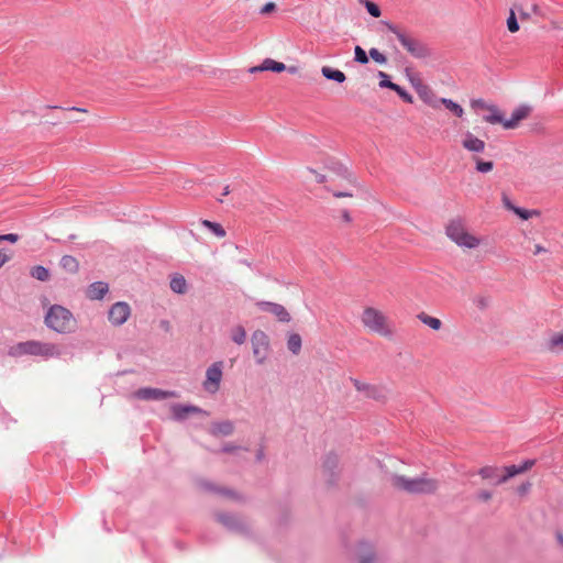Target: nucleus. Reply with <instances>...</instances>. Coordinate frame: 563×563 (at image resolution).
<instances>
[{
    "label": "nucleus",
    "mask_w": 563,
    "mask_h": 563,
    "mask_svg": "<svg viewBox=\"0 0 563 563\" xmlns=\"http://www.w3.org/2000/svg\"><path fill=\"white\" fill-rule=\"evenodd\" d=\"M383 24L387 27L389 32L396 35L397 40L401 44V46L410 54L412 57L418 59L428 58L432 55L431 48L422 42L421 40L415 37L412 33L406 29L398 26L388 21H383Z\"/></svg>",
    "instance_id": "f257e3e1"
},
{
    "label": "nucleus",
    "mask_w": 563,
    "mask_h": 563,
    "mask_svg": "<svg viewBox=\"0 0 563 563\" xmlns=\"http://www.w3.org/2000/svg\"><path fill=\"white\" fill-rule=\"evenodd\" d=\"M394 488L412 495H431L439 488V482L426 476L409 478L405 475L394 474L390 478Z\"/></svg>",
    "instance_id": "f03ea898"
},
{
    "label": "nucleus",
    "mask_w": 563,
    "mask_h": 563,
    "mask_svg": "<svg viewBox=\"0 0 563 563\" xmlns=\"http://www.w3.org/2000/svg\"><path fill=\"white\" fill-rule=\"evenodd\" d=\"M8 354L13 357H21L23 355L43 356L45 358L55 357L60 355L57 345L53 343H44L35 340L19 342L10 346Z\"/></svg>",
    "instance_id": "7ed1b4c3"
},
{
    "label": "nucleus",
    "mask_w": 563,
    "mask_h": 563,
    "mask_svg": "<svg viewBox=\"0 0 563 563\" xmlns=\"http://www.w3.org/2000/svg\"><path fill=\"white\" fill-rule=\"evenodd\" d=\"M45 324L57 333H70L75 329L73 313L60 305H53L45 314Z\"/></svg>",
    "instance_id": "20e7f679"
},
{
    "label": "nucleus",
    "mask_w": 563,
    "mask_h": 563,
    "mask_svg": "<svg viewBox=\"0 0 563 563\" xmlns=\"http://www.w3.org/2000/svg\"><path fill=\"white\" fill-rule=\"evenodd\" d=\"M214 517L228 531L252 538V529L241 516L231 512H217Z\"/></svg>",
    "instance_id": "39448f33"
},
{
    "label": "nucleus",
    "mask_w": 563,
    "mask_h": 563,
    "mask_svg": "<svg viewBox=\"0 0 563 563\" xmlns=\"http://www.w3.org/2000/svg\"><path fill=\"white\" fill-rule=\"evenodd\" d=\"M446 235L455 242L459 246L467 249H475L479 245L481 241L476 236L465 231L461 220H453L446 225Z\"/></svg>",
    "instance_id": "423d86ee"
},
{
    "label": "nucleus",
    "mask_w": 563,
    "mask_h": 563,
    "mask_svg": "<svg viewBox=\"0 0 563 563\" xmlns=\"http://www.w3.org/2000/svg\"><path fill=\"white\" fill-rule=\"evenodd\" d=\"M362 321L365 327H367L369 330L376 333H379L380 335H391V331L386 325L385 316L375 308H365L362 316Z\"/></svg>",
    "instance_id": "0eeeda50"
},
{
    "label": "nucleus",
    "mask_w": 563,
    "mask_h": 563,
    "mask_svg": "<svg viewBox=\"0 0 563 563\" xmlns=\"http://www.w3.org/2000/svg\"><path fill=\"white\" fill-rule=\"evenodd\" d=\"M251 343L256 364H264L271 351L268 335L263 330L257 329L252 333Z\"/></svg>",
    "instance_id": "6e6552de"
},
{
    "label": "nucleus",
    "mask_w": 563,
    "mask_h": 563,
    "mask_svg": "<svg viewBox=\"0 0 563 563\" xmlns=\"http://www.w3.org/2000/svg\"><path fill=\"white\" fill-rule=\"evenodd\" d=\"M339 456L335 452L327 453L322 461V471L325 477V483L329 487H335L340 479L339 472Z\"/></svg>",
    "instance_id": "1a4fd4ad"
},
{
    "label": "nucleus",
    "mask_w": 563,
    "mask_h": 563,
    "mask_svg": "<svg viewBox=\"0 0 563 563\" xmlns=\"http://www.w3.org/2000/svg\"><path fill=\"white\" fill-rule=\"evenodd\" d=\"M350 382L353 384L357 391L364 393L366 398L376 401H386L387 389L384 386L366 384L354 377H350Z\"/></svg>",
    "instance_id": "9d476101"
},
{
    "label": "nucleus",
    "mask_w": 563,
    "mask_h": 563,
    "mask_svg": "<svg viewBox=\"0 0 563 563\" xmlns=\"http://www.w3.org/2000/svg\"><path fill=\"white\" fill-rule=\"evenodd\" d=\"M223 362L218 361L212 363L206 372V380L203 387L209 393H216L219 390L220 382L222 379Z\"/></svg>",
    "instance_id": "9b49d317"
},
{
    "label": "nucleus",
    "mask_w": 563,
    "mask_h": 563,
    "mask_svg": "<svg viewBox=\"0 0 563 563\" xmlns=\"http://www.w3.org/2000/svg\"><path fill=\"white\" fill-rule=\"evenodd\" d=\"M170 411L173 419L176 421H184L189 417V415L209 416L208 411L191 404H173L170 406Z\"/></svg>",
    "instance_id": "f8f14e48"
},
{
    "label": "nucleus",
    "mask_w": 563,
    "mask_h": 563,
    "mask_svg": "<svg viewBox=\"0 0 563 563\" xmlns=\"http://www.w3.org/2000/svg\"><path fill=\"white\" fill-rule=\"evenodd\" d=\"M135 398L141 400H163L177 397L176 391L163 390L154 387H142L134 393Z\"/></svg>",
    "instance_id": "ddd939ff"
},
{
    "label": "nucleus",
    "mask_w": 563,
    "mask_h": 563,
    "mask_svg": "<svg viewBox=\"0 0 563 563\" xmlns=\"http://www.w3.org/2000/svg\"><path fill=\"white\" fill-rule=\"evenodd\" d=\"M324 168L333 172L339 177L347 180L351 185H356V177L349 170V168L343 165L335 157L328 156L323 159Z\"/></svg>",
    "instance_id": "4468645a"
},
{
    "label": "nucleus",
    "mask_w": 563,
    "mask_h": 563,
    "mask_svg": "<svg viewBox=\"0 0 563 563\" xmlns=\"http://www.w3.org/2000/svg\"><path fill=\"white\" fill-rule=\"evenodd\" d=\"M256 306L261 311L268 312V313H272L273 316H275L279 322L288 323L291 321V317H290L289 312L280 303L263 300V301H257Z\"/></svg>",
    "instance_id": "2eb2a0df"
},
{
    "label": "nucleus",
    "mask_w": 563,
    "mask_h": 563,
    "mask_svg": "<svg viewBox=\"0 0 563 563\" xmlns=\"http://www.w3.org/2000/svg\"><path fill=\"white\" fill-rule=\"evenodd\" d=\"M131 314L130 306L124 301L113 303L109 310L108 318L113 325H122Z\"/></svg>",
    "instance_id": "dca6fc26"
},
{
    "label": "nucleus",
    "mask_w": 563,
    "mask_h": 563,
    "mask_svg": "<svg viewBox=\"0 0 563 563\" xmlns=\"http://www.w3.org/2000/svg\"><path fill=\"white\" fill-rule=\"evenodd\" d=\"M357 563H375L377 560L374 545L365 540H361L356 547Z\"/></svg>",
    "instance_id": "f3484780"
},
{
    "label": "nucleus",
    "mask_w": 563,
    "mask_h": 563,
    "mask_svg": "<svg viewBox=\"0 0 563 563\" xmlns=\"http://www.w3.org/2000/svg\"><path fill=\"white\" fill-rule=\"evenodd\" d=\"M531 111L532 108L530 106L520 104L512 111L511 117L509 119H506V121L504 122V128L506 130L517 128L522 120L527 119L530 115Z\"/></svg>",
    "instance_id": "a211bd4d"
},
{
    "label": "nucleus",
    "mask_w": 563,
    "mask_h": 563,
    "mask_svg": "<svg viewBox=\"0 0 563 563\" xmlns=\"http://www.w3.org/2000/svg\"><path fill=\"white\" fill-rule=\"evenodd\" d=\"M417 93L426 104L433 109L440 108V98H437L435 93L428 85H419L417 87Z\"/></svg>",
    "instance_id": "6ab92c4d"
},
{
    "label": "nucleus",
    "mask_w": 563,
    "mask_h": 563,
    "mask_svg": "<svg viewBox=\"0 0 563 563\" xmlns=\"http://www.w3.org/2000/svg\"><path fill=\"white\" fill-rule=\"evenodd\" d=\"M233 432L234 423L231 420L214 421L209 429V433L213 437H229Z\"/></svg>",
    "instance_id": "aec40b11"
},
{
    "label": "nucleus",
    "mask_w": 563,
    "mask_h": 563,
    "mask_svg": "<svg viewBox=\"0 0 563 563\" xmlns=\"http://www.w3.org/2000/svg\"><path fill=\"white\" fill-rule=\"evenodd\" d=\"M462 145L465 150L473 153H482L485 150V142L470 131L464 134V139L462 141Z\"/></svg>",
    "instance_id": "412c9836"
},
{
    "label": "nucleus",
    "mask_w": 563,
    "mask_h": 563,
    "mask_svg": "<svg viewBox=\"0 0 563 563\" xmlns=\"http://www.w3.org/2000/svg\"><path fill=\"white\" fill-rule=\"evenodd\" d=\"M109 291V286L104 282H93L86 290L87 298L91 300H101Z\"/></svg>",
    "instance_id": "4be33fe9"
},
{
    "label": "nucleus",
    "mask_w": 563,
    "mask_h": 563,
    "mask_svg": "<svg viewBox=\"0 0 563 563\" xmlns=\"http://www.w3.org/2000/svg\"><path fill=\"white\" fill-rule=\"evenodd\" d=\"M60 268L67 274L75 275L79 272V262L71 255H64L59 261Z\"/></svg>",
    "instance_id": "5701e85b"
},
{
    "label": "nucleus",
    "mask_w": 563,
    "mask_h": 563,
    "mask_svg": "<svg viewBox=\"0 0 563 563\" xmlns=\"http://www.w3.org/2000/svg\"><path fill=\"white\" fill-rule=\"evenodd\" d=\"M321 74L325 79L335 81L338 84H343L346 80V76L342 70L330 66H323L321 68Z\"/></svg>",
    "instance_id": "b1692460"
},
{
    "label": "nucleus",
    "mask_w": 563,
    "mask_h": 563,
    "mask_svg": "<svg viewBox=\"0 0 563 563\" xmlns=\"http://www.w3.org/2000/svg\"><path fill=\"white\" fill-rule=\"evenodd\" d=\"M501 467L498 466H483L478 470L477 474L483 478L490 481V483L494 485V482L498 479V477H501Z\"/></svg>",
    "instance_id": "393cba45"
},
{
    "label": "nucleus",
    "mask_w": 563,
    "mask_h": 563,
    "mask_svg": "<svg viewBox=\"0 0 563 563\" xmlns=\"http://www.w3.org/2000/svg\"><path fill=\"white\" fill-rule=\"evenodd\" d=\"M488 111L490 113L484 115L483 120L490 124H501L504 126V122L506 121V119L504 118V114L499 111L497 106L490 104Z\"/></svg>",
    "instance_id": "a878e982"
},
{
    "label": "nucleus",
    "mask_w": 563,
    "mask_h": 563,
    "mask_svg": "<svg viewBox=\"0 0 563 563\" xmlns=\"http://www.w3.org/2000/svg\"><path fill=\"white\" fill-rule=\"evenodd\" d=\"M169 286L174 292L179 295H183L187 291V282L185 277L177 273L173 275Z\"/></svg>",
    "instance_id": "bb28decb"
},
{
    "label": "nucleus",
    "mask_w": 563,
    "mask_h": 563,
    "mask_svg": "<svg viewBox=\"0 0 563 563\" xmlns=\"http://www.w3.org/2000/svg\"><path fill=\"white\" fill-rule=\"evenodd\" d=\"M302 340L298 333H290L287 339V349L294 354L298 355L301 351Z\"/></svg>",
    "instance_id": "cd10ccee"
},
{
    "label": "nucleus",
    "mask_w": 563,
    "mask_h": 563,
    "mask_svg": "<svg viewBox=\"0 0 563 563\" xmlns=\"http://www.w3.org/2000/svg\"><path fill=\"white\" fill-rule=\"evenodd\" d=\"M501 472H504V474L501 475V477H498V479L494 482V485H501L506 483L508 479L520 474L517 465L515 464L501 467Z\"/></svg>",
    "instance_id": "c85d7f7f"
},
{
    "label": "nucleus",
    "mask_w": 563,
    "mask_h": 563,
    "mask_svg": "<svg viewBox=\"0 0 563 563\" xmlns=\"http://www.w3.org/2000/svg\"><path fill=\"white\" fill-rule=\"evenodd\" d=\"M31 277L40 280V282H47L51 277V272L48 268L42 266V265H35L30 271Z\"/></svg>",
    "instance_id": "c756f323"
},
{
    "label": "nucleus",
    "mask_w": 563,
    "mask_h": 563,
    "mask_svg": "<svg viewBox=\"0 0 563 563\" xmlns=\"http://www.w3.org/2000/svg\"><path fill=\"white\" fill-rule=\"evenodd\" d=\"M440 104H443L449 111H451L457 118H462L464 109L457 102L448 98H440Z\"/></svg>",
    "instance_id": "7c9ffc66"
},
{
    "label": "nucleus",
    "mask_w": 563,
    "mask_h": 563,
    "mask_svg": "<svg viewBox=\"0 0 563 563\" xmlns=\"http://www.w3.org/2000/svg\"><path fill=\"white\" fill-rule=\"evenodd\" d=\"M418 318L423 324L430 327L432 330L437 331V330H440L442 327V321L440 319H438L435 317H431L424 312H421L420 314H418Z\"/></svg>",
    "instance_id": "2f4dec72"
},
{
    "label": "nucleus",
    "mask_w": 563,
    "mask_h": 563,
    "mask_svg": "<svg viewBox=\"0 0 563 563\" xmlns=\"http://www.w3.org/2000/svg\"><path fill=\"white\" fill-rule=\"evenodd\" d=\"M262 68H265V70H269L273 73H282L286 70V65L282 62H277L272 58H266L262 63Z\"/></svg>",
    "instance_id": "473e14b6"
},
{
    "label": "nucleus",
    "mask_w": 563,
    "mask_h": 563,
    "mask_svg": "<svg viewBox=\"0 0 563 563\" xmlns=\"http://www.w3.org/2000/svg\"><path fill=\"white\" fill-rule=\"evenodd\" d=\"M201 224L208 230H210L218 238H223L227 234L224 228L218 222H213L210 220H201Z\"/></svg>",
    "instance_id": "72a5a7b5"
},
{
    "label": "nucleus",
    "mask_w": 563,
    "mask_h": 563,
    "mask_svg": "<svg viewBox=\"0 0 563 563\" xmlns=\"http://www.w3.org/2000/svg\"><path fill=\"white\" fill-rule=\"evenodd\" d=\"M231 339L238 345H241L246 340V331L243 325H236L232 329Z\"/></svg>",
    "instance_id": "f704fd0d"
},
{
    "label": "nucleus",
    "mask_w": 563,
    "mask_h": 563,
    "mask_svg": "<svg viewBox=\"0 0 563 563\" xmlns=\"http://www.w3.org/2000/svg\"><path fill=\"white\" fill-rule=\"evenodd\" d=\"M377 77L379 78L378 86L380 88H387L390 90H394V87H396L397 84L393 82L390 79V76L382 70H378Z\"/></svg>",
    "instance_id": "c9c22d12"
},
{
    "label": "nucleus",
    "mask_w": 563,
    "mask_h": 563,
    "mask_svg": "<svg viewBox=\"0 0 563 563\" xmlns=\"http://www.w3.org/2000/svg\"><path fill=\"white\" fill-rule=\"evenodd\" d=\"M368 60H369V56L365 52V49L363 47H361L360 45H356L354 47V62H356L361 65H365L368 63Z\"/></svg>",
    "instance_id": "e433bc0d"
},
{
    "label": "nucleus",
    "mask_w": 563,
    "mask_h": 563,
    "mask_svg": "<svg viewBox=\"0 0 563 563\" xmlns=\"http://www.w3.org/2000/svg\"><path fill=\"white\" fill-rule=\"evenodd\" d=\"M474 159L476 162V167L475 168H476V170L478 173L485 174V173H488V172L493 170L494 162H492V161H483L482 158H478V157H475Z\"/></svg>",
    "instance_id": "4c0bfd02"
},
{
    "label": "nucleus",
    "mask_w": 563,
    "mask_h": 563,
    "mask_svg": "<svg viewBox=\"0 0 563 563\" xmlns=\"http://www.w3.org/2000/svg\"><path fill=\"white\" fill-rule=\"evenodd\" d=\"M364 7L369 15L373 18H379L382 14L380 8L377 3L371 1V0H363Z\"/></svg>",
    "instance_id": "58836bf2"
},
{
    "label": "nucleus",
    "mask_w": 563,
    "mask_h": 563,
    "mask_svg": "<svg viewBox=\"0 0 563 563\" xmlns=\"http://www.w3.org/2000/svg\"><path fill=\"white\" fill-rule=\"evenodd\" d=\"M393 91H395L404 102H406V103L413 102L412 96L400 85L397 84L396 87H394Z\"/></svg>",
    "instance_id": "ea45409f"
},
{
    "label": "nucleus",
    "mask_w": 563,
    "mask_h": 563,
    "mask_svg": "<svg viewBox=\"0 0 563 563\" xmlns=\"http://www.w3.org/2000/svg\"><path fill=\"white\" fill-rule=\"evenodd\" d=\"M507 27H508L509 32H511V33H516L517 31H519L520 26H519V23H518V20H517L514 9L510 10V14L507 19Z\"/></svg>",
    "instance_id": "a19ab883"
},
{
    "label": "nucleus",
    "mask_w": 563,
    "mask_h": 563,
    "mask_svg": "<svg viewBox=\"0 0 563 563\" xmlns=\"http://www.w3.org/2000/svg\"><path fill=\"white\" fill-rule=\"evenodd\" d=\"M368 56L376 63L378 64H386L387 63V57L380 53L377 48L375 47H372L369 51H368Z\"/></svg>",
    "instance_id": "79ce46f5"
},
{
    "label": "nucleus",
    "mask_w": 563,
    "mask_h": 563,
    "mask_svg": "<svg viewBox=\"0 0 563 563\" xmlns=\"http://www.w3.org/2000/svg\"><path fill=\"white\" fill-rule=\"evenodd\" d=\"M514 213L517 214L521 220H529L532 213H537L536 211H531L521 207H517L514 209Z\"/></svg>",
    "instance_id": "37998d69"
},
{
    "label": "nucleus",
    "mask_w": 563,
    "mask_h": 563,
    "mask_svg": "<svg viewBox=\"0 0 563 563\" xmlns=\"http://www.w3.org/2000/svg\"><path fill=\"white\" fill-rule=\"evenodd\" d=\"M490 104H488L484 99L482 98H478V99H473L471 101V107L472 109H474L475 111L476 110H488Z\"/></svg>",
    "instance_id": "c03bdc74"
},
{
    "label": "nucleus",
    "mask_w": 563,
    "mask_h": 563,
    "mask_svg": "<svg viewBox=\"0 0 563 563\" xmlns=\"http://www.w3.org/2000/svg\"><path fill=\"white\" fill-rule=\"evenodd\" d=\"M536 460H526L521 464L517 465L519 473L522 474L527 471H529L532 466L536 464Z\"/></svg>",
    "instance_id": "a18cd8bd"
},
{
    "label": "nucleus",
    "mask_w": 563,
    "mask_h": 563,
    "mask_svg": "<svg viewBox=\"0 0 563 563\" xmlns=\"http://www.w3.org/2000/svg\"><path fill=\"white\" fill-rule=\"evenodd\" d=\"M200 486H201L205 490L210 492V493H214V494H218V493H219V489L221 488V487H219V486L214 485L213 483H211V482H207V481H202V482L200 483Z\"/></svg>",
    "instance_id": "49530a36"
},
{
    "label": "nucleus",
    "mask_w": 563,
    "mask_h": 563,
    "mask_svg": "<svg viewBox=\"0 0 563 563\" xmlns=\"http://www.w3.org/2000/svg\"><path fill=\"white\" fill-rule=\"evenodd\" d=\"M563 346V333L554 334L550 340V347Z\"/></svg>",
    "instance_id": "de8ad7c7"
},
{
    "label": "nucleus",
    "mask_w": 563,
    "mask_h": 563,
    "mask_svg": "<svg viewBox=\"0 0 563 563\" xmlns=\"http://www.w3.org/2000/svg\"><path fill=\"white\" fill-rule=\"evenodd\" d=\"M406 71H407V76L409 78V81H410V84L412 85V87L415 88L416 91H417V87L419 85H424L423 81L421 80V78L418 75L409 74L408 69H406Z\"/></svg>",
    "instance_id": "09e8293b"
},
{
    "label": "nucleus",
    "mask_w": 563,
    "mask_h": 563,
    "mask_svg": "<svg viewBox=\"0 0 563 563\" xmlns=\"http://www.w3.org/2000/svg\"><path fill=\"white\" fill-rule=\"evenodd\" d=\"M20 239V236L15 233H7V234H1L0 235V243L2 242H10V243H15L18 242Z\"/></svg>",
    "instance_id": "8fccbe9b"
},
{
    "label": "nucleus",
    "mask_w": 563,
    "mask_h": 563,
    "mask_svg": "<svg viewBox=\"0 0 563 563\" xmlns=\"http://www.w3.org/2000/svg\"><path fill=\"white\" fill-rule=\"evenodd\" d=\"M218 494L222 495V496H225V497H229V498H232V499H238L239 498L238 494L233 489H230V488H227V487H221L219 489Z\"/></svg>",
    "instance_id": "3c124183"
},
{
    "label": "nucleus",
    "mask_w": 563,
    "mask_h": 563,
    "mask_svg": "<svg viewBox=\"0 0 563 563\" xmlns=\"http://www.w3.org/2000/svg\"><path fill=\"white\" fill-rule=\"evenodd\" d=\"M531 488V483L530 482H525V483H521L518 487H517V493L518 495L520 496H523L526 495Z\"/></svg>",
    "instance_id": "603ef678"
},
{
    "label": "nucleus",
    "mask_w": 563,
    "mask_h": 563,
    "mask_svg": "<svg viewBox=\"0 0 563 563\" xmlns=\"http://www.w3.org/2000/svg\"><path fill=\"white\" fill-rule=\"evenodd\" d=\"M276 4L274 2H267L265 3L262 9H261V13L262 14H269L272 12H274L276 10Z\"/></svg>",
    "instance_id": "864d4df0"
},
{
    "label": "nucleus",
    "mask_w": 563,
    "mask_h": 563,
    "mask_svg": "<svg viewBox=\"0 0 563 563\" xmlns=\"http://www.w3.org/2000/svg\"><path fill=\"white\" fill-rule=\"evenodd\" d=\"M240 449H242V448L230 442V443H227V444H224L222 446L221 452H223V453H233V452H235V451H238Z\"/></svg>",
    "instance_id": "5fc2aeb1"
},
{
    "label": "nucleus",
    "mask_w": 563,
    "mask_h": 563,
    "mask_svg": "<svg viewBox=\"0 0 563 563\" xmlns=\"http://www.w3.org/2000/svg\"><path fill=\"white\" fill-rule=\"evenodd\" d=\"M503 203H504V206H505V208H506L507 210H510V211H512V212H514V209H516V208H517V206H515V205L511 202L510 198H509L506 194H504V195H503Z\"/></svg>",
    "instance_id": "6e6d98bb"
},
{
    "label": "nucleus",
    "mask_w": 563,
    "mask_h": 563,
    "mask_svg": "<svg viewBox=\"0 0 563 563\" xmlns=\"http://www.w3.org/2000/svg\"><path fill=\"white\" fill-rule=\"evenodd\" d=\"M308 170L311 173V174H314L316 175V181L318 184H324L327 181V177L325 175L323 174H319L316 169L311 168V167H308Z\"/></svg>",
    "instance_id": "4d7b16f0"
},
{
    "label": "nucleus",
    "mask_w": 563,
    "mask_h": 563,
    "mask_svg": "<svg viewBox=\"0 0 563 563\" xmlns=\"http://www.w3.org/2000/svg\"><path fill=\"white\" fill-rule=\"evenodd\" d=\"M328 191H331L332 195L335 197V198H345V197H353V194L350 192V191H334V190H331L329 187H324Z\"/></svg>",
    "instance_id": "13d9d810"
},
{
    "label": "nucleus",
    "mask_w": 563,
    "mask_h": 563,
    "mask_svg": "<svg viewBox=\"0 0 563 563\" xmlns=\"http://www.w3.org/2000/svg\"><path fill=\"white\" fill-rule=\"evenodd\" d=\"M492 493L489 490H479L477 493V498L482 501H488L492 498Z\"/></svg>",
    "instance_id": "bf43d9fd"
},
{
    "label": "nucleus",
    "mask_w": 563,
    "mask_h": 563,
    "mask_svg": "<svg viewBox=\"0 0 563 563\" xmlns=\"http://www.w3.org/2000/svg\"><path fill=\"white\" fill-rule=\"evenodd\" d=\"M264 459H265L264 448L261 446L256 452L255 460H256V462H262Z\"/></svg>",
    "instance_id": "052dcab7"
},
{
    "label": "nucleus",
    "mask_w": 563,
    "mask_h": 563,
    "mask_svg": "<svg viewBox=\"0 0 563 563\" xmlns=\"http://www.w3.org/2000/svg\"><path fill=\"white\" fill-rule=\"evenodd\" d=\"M342 220L346 223L352 221L351 214L347 210H342Z\"/></svg>",
    "instance_id": "680f3d73"
},
{
    "label": "nucleus",
    "mask_w": 563,
    "mask_h": 563,
    "mask_svg": "<svg viewBox=\"0 0 563 563\" xmlns=\"http://www.w3.org/2000/svg\"><path fill=\"white\" fill-rule=\"evenodd\" d=\"M10 260L1 250H0V267L4 265Z\"/></svg>",
    "instance_id": "e2e57ef3"
},
{
    "label": "nucleus",
    "mask_w": 563,
    "mask_h": 563,
    "mask_svg": "<svg viewBox=\"0 0 563 563\" xmlns=\"http://www.w3.org/2000/svg\"><path fill=\"white\" fill-rule=\"evenodd\" d=\"M250 73L254 74V73H258V71H265V68H262V64L258 65V66H254V67H251L249 69Z\"/></svg>",
    "instance_id": "0e129e2a"
},
{
    "label": "nucleus",
    "mask_w": 563,
    "mask_h": 563,
    "mask_svg": "<svg viewBox=\"0 0 563 563\" xmlns=\"http://www.w3.org/2000/svg\"><path fill=\"white\" fill-rule=\"evenodd\" d=\"M518 11H519V15H520V19H521V20H527V19H529L530 14H529L528 12L523 11L521 8H520V9H518Z\"/></svg>",
    "instance_id": "69168bd1"
},
{
    "label": "nucleus",
    "mask_w": 563,
    "mask_h": 563,
    "mask_svg": "<svg viewBox=\"0 0 563 563\" xmlns=\"http://www.w3.org/2000/svg\"><path fill=\"white\" fill-rule=\"evenodd\" d=\"M545 251L547 250L544 247H542L541 245L537 244L533 254L538 255V254H540L542 252H545Z\"/></svg>",
    "instance_id": "338daca9"
},
{
    "label": "nucleus",
    "mask_w": 563,
    "mask_h": 563,
    "mask_svg": "<svg viewBox=\"0 0 563 563\" xmlns=\"http://www.w3.org/2000/svg\"><path fill=\"white\" fill-rule=\"evenodd\" d=\"M286 70L290 74H296L298 71V67L297 66H286Z\"/></svg>",
    "instance_id": "774afa93"
}]
</instances>
